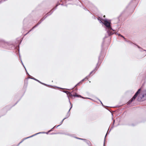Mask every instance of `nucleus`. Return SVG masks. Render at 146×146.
Instances as JSON below:
<instances>
[{
  "label": "nucleus",
  "mask_w": 146,
  "mask_h": 146,
  "mask_svg": "<svg viewBox=\"0 0 146 146\" xmlns=\"http://www.w3.org/2000/svg\"><path fill=\"white\" fill-rule=\"evenodd\" d=\"M65 119H66V118H65L64 119H63V120L62 121H63V120H64Z\"/></svg>",
  "instance_id": "9"
},
{
  "label": "nucleus",
  "mask_w": 146,
  "mask_h": 146,
  "mask_svg": "<svg viewBox=\"0 0 146 146\" xmlns=\"http://www.w3.org/2000/svg\"><path fill=\"white\" fill-rule=\"evenodd\" d=\"M69 96H70V97H72V96H73L70 93H69Z\"/></svg>",
  "instance_id": "5"
},
{
  "label": "nucleus",
  "mask_w": 146,
  "mask_h": 146,
  "mask_svg": "<svg viewBox=\"0 0 146 146\" xmlns=\"http://www.w3.org/2000/svg\"><path fill=\"white\" fill-rule=\"evenodd\" d=\"M73 96L75 97H79V96L77 95V94H76L75 95H73Z\"/></svg>",
  "instance_id": "6"
},
{
  "label": "nucleus",
  "mask_w": 146,
  "mask_h": 146,
  "mask_svg": "<svg viewBox=\"0 0 146 146\" xmlns=\"http://www.w3.org/2000/svg\"><path fill=\"white\" fill-rule=\"evenodd\" d=\"M36 26H34L32 29H33V28H34Z\"/></svg>",
  "instance_id": "8"
},
{
  "label": "nucleus",
  "mask_w": 146,
  "mask_h": 146,
  "mask_svg": "<svg viewBox=\"0 0 146 146\" xmlns=\"http://www.w3.org/2000/svg\"><path fill=\"white\" fill-rule=\"evenodd\" d=\"M104 22L102 23L105 26H106L108 28H111L110 23L107 20H103Z\"/></svg>",
  "instance_id": "2"
},
{
  "label": "nucleus",
  "mask_w": 146,
  "mask_h": 146,
  "mask_svg": "<svg viewBox=\"0 0 146 146\" xmlns=\"http://www.w3.org/2000/svg\"><path fill=\"white\" fill-rule=\"evenodd\" d=\"M121 37L123 38L125 40H126V38L124 36H123L122 35H121Z\"/></svg>",
  "instance_id": "7"
},
{
  "label": "nucleus",
  "mask_w": 146,
  "mask_h": 146,
  "mask_svg": "<svg viewBox=\"0 0 146 146\" xmlns=\"http://www.w3.org/2000/svg\"><path fill=\"white\" fill-rule=\"evenodd\" d=\"M51 131V130H50V131H48V132H50Z\"/></svg>",
  "instance_id": "10"
},
{
  "label": "nucleus",
  "mask_w": 146,
  "mask_h": 146,
  "mask_svg": "<svg viewBox=\"0 0 146 146\" xmlns=\"http://www.w3.org/2000/svg\"><path fill=\"white\" fill-rule=\"evenodd\" d=\"M88 78L86 77L85 78H84V79H83L80 82V83H82V82H83L84 80H88Z\"/></svg>",
  "instance_id": "4"
},
{
  "label": "nucleus",
  "mask_w": 146,
  "mask_h": 146,
  "mask_svg": "<svg viewBox=\"0 0 146 146\" xmlns=\"http://www.w3.org/2000/svg\"><path fill=\"white\" fill-rule=\"evenodd\" d=\"M112 28L111 27V28L110 29L108 28V33L109 35H110L112 34H113V33L112 32Z\"/></svg>",
  "instance_id": "3"
},
{
  "label": "nucleus",
  "mask_w": 146,
  "mask_h": 146,
  "mask_svg": "<svg viewBox=\"0 0 146 146\" xmlns=\"http://www.w3.org/2000/svg\"><path fill=\"white\" fill-rule=\"evenodd\" d=\"M105 15H104V17H105Z\"/></svg>",
  "instance_id": "11"
},
{
  "label": "nucleus",
  "mask_w": 146,
  "mask_h": 146,
  "mask_svg": "<svg viewBox=\"0 0 146 146\" xmlns=\"http://www.w3.org/2000/svg\"><path fill=\"white\" fill-rule=\"evenodd\" d=\"M139 95L137 98L139 101H143L146 100V90L141 91V88L139 89L136 93L132 98L128 102V104H131L133 101H134L136 98Z\"/></svg>",
  "instance_id": "1"
}]
</instances>
